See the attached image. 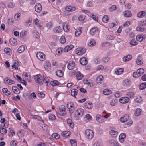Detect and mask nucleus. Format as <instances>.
Segmentation results:
<instances>
[{
	"mask_svg": "<svg viewBox=\"0 0 146 146\" xmlns=\"http://www.w3.org/2000/svg\"><path fill=\"white\" fill-rule=\"evenodd\" d=\"M35 81L40 85L43 84L44 82L47 86L49 82V80L44 77L43 76L40 74H38L34 76Z\"/></svg>",
	"mask_w": 146,
	"mask_h": 146,
	"instance_id": "obj_1",
	"label": "nucleus"
},
{
	"mask_svg": "<svg viewBox=\"0 0 146 146\" xmlns=\"http://www.w3.org/2000/svg\"><path fill=\"white\" fill-rule=\"evenodd\" d=\"M84 111L82 108H78L75 112L76 119L78 120L79 118L82 117L84 114Z\"/></svg>",
	"mask_w": 146,
	"mask_h": 146,
	"instance_id": "obj_2",
	"label": "nucleus"
},
{
	"mask_svg": "<svg viewBox=\"0 0 146 146\" xmlns=\"http://www.w3.org/2000/svg\"><path fill=\"white\" fill-rule=\"evenodd\" d=\"M58 113L61 116H64L66 115V111L64 106L62 105L59 107Z\"/></svg>",
	"mask_w": 146,
	"mask_h": 146,
	"instance_id": "obj_3",
	"label": "nucleus"
},
{
	"mask_svg": "<svg viewBox=\"0 0 146 146\" xmlns=\"http://www.w3.org/2000/svg\"><path fill=\"white\" fill-rule=\"evenodd\" d=\"M86 137L87 139H90L94 137V133L93 131L90 129H87L85 131Z\"/></svg>",
	"mask_w": 146,
	"mask_h": 146,
	"instance_id": "obj_4",
	"label": "nucleus"
},
{
	"mask_svg": "<svg viewBox=\"0 0 146 146\" xmlns=\"http://www.w3.org/2000/svg\"><path fill=\"white\" fill-rule=\"evenodd\" d=\"M37 58L41 61H44L46 59L45 55L41 52H38L36 55Z\"/></svg>",
	"mask_w": 146,
	"mask_h": 146,
	"instance_id": "obj_5",
	"label": "nucleus"
},
{
	"mask_svg": "<svg viewBox=\"0 0 146 146\" xmlns=\"http://www.w3.org/2000/svg\"><path fill=\"white\" fill-rule=\"evenodd\" d=\"M86 52V49L84 48H78L76 51V54L78 55H81Z\"/></svg>",
	"mask_w": 146,
	"mask_h": 146,
	"instance_id": "obj_6",
	"label": "nucleus"
},
{
	"mask_svg": "<svg viewBox=\"0 0 146 146\" xmlns=\"http://www.w3.org/2000/svg\"><path fill=\"white\" fill-rule=\"evenodd\" d=\"M19 66V62L16 60H13L12 62L11 66L12 69L14 70H18V67Z\"/></svg>",
	"mask_w": 146,
	"mask_h": 146,
	"instance_id": "obj_7",
	"label": "nucleus"
},
{
	"mask_svg": "<svg viewBox=\"0 0 146 146\" xmlns=\"http://www.w3.org/2000/svg\"><path fill=\"white\" fill-rule=\"evenodd\" d=\"M76 8L73 6L68 5L65 8V10L68 12H71L75 11Z\"/></svg>",
	"mask_w": 146,
	"mask_h": 146,
	"instance_id": "obj_8",
	"label": "nucleus"
},
{
	"mask_svg": "<svg viewBox=\"0 0 146 146\" xmlns=\"http://www.w3.org/2000/svg\"><path fill=\"white\" fill-rule=\"evenodd\" d=\"M129 98L127 97H123L119 99V102L122 104H125L128 103L129 101Z\"/></svg>",
	"mask_w": 146,
	"mask_h": 146,
	"instance_id": "obj_9",
	"label": "nucleus"
},
{
	"mask_svg": "<svg viewBox=\"0 0 146 146\" xmlns=\"http://www.w3.org/2000/svg\"><path fill=\"white\" fill-rule=\"evenodd\" d=\"M132 57L131 55L128 54L124 56L122 58V61L124 62H127L131 60Z\"/></svg>",
	"mask_w": 146,
	"mask_h": 146,
	"instance_id": "obj_10",
	"label": "nucleus"
},
{
	"mask_svg": "<svg viewBox=\"0 0 146 146\" xmlns=\"http://www.w3.org/2000/svg\"><path fill=\"white\" fill-rule=\"evenodd\" d=\"M96 121L100 123H102L104 122V120L103 119L100 114H98L96 116Z\"/></svg>",
	"mask_w": 146,
	"mask_h": 146,
	"instance_id": "obj_11",
	"label": "nucleus"
},
{
	"mask_svg": "<svg viewBox=\"0 0 146 146\" xmlns=\"http://www.w3.org/2000/svg\"><path fill=\"white\" fill-rule=\"evenodd\" d=\"M44 68L46 71H48L50 70L51 68L50 63L48 61H46L44 66Z\"/></svg>",
	"mask_w": 146,
	"mask_h": 146,
	"instance_id": "obj_12",
	"label": "nucleus"
},
{
	"mask_svg": "<svg viewBox=\"0 0 146 146\" xmlns=\"http://www.w3.org/2000/svg\"><path fill=\"white\" fill-rule=\"evenodd\" d=\"M75 66V63L72 61H69L67 65V68L70 70L74 69Z\"/></svg>",
	"mask_w": 146,
	"mask_h": 146,
	"instance_id": "obj_13",
	"label": "nucleus"
},
{
	"mask_svg": "<svg viewBox=\"0 0 146 146\" xmlns=\"http://www.w3.org/2000/svg\"><path fill=\"white\" fill-rule=\"evenodd\" d=\"M80 62L82 65H86L88 63V61L86 58L84 57H82L80 59Z\"/></svg>",
	"mask_w": 146,
	"mask_h": 146,
	"instance_id": "obj_14",
	"label": "nucleus"
},
{
	"mask_svg": "<svg viewBox=\"0 0 146 146\" xmlns=\"http://www.w3.org/2000/svg\"><path fill=\"white\" fill-rule=\"evenodd\" d=\"M62 27L64 31L66 32H68L70 30L69 25L66 23H64L62 24Z\"/></svg>",
	"mask_w": 146,
	"mask_h": 146,
	"instance_id": "obj_15",
	"label": "nucleus"
},
{
	"mask_svg": "<svg viewBox=\"0 0 146 146\" xmlns=\"http://www.w3.org/2000/svg\"><path fill=\"white\" fill-rule=\"evenodd\" d=\"M35 11L38 13H40L42 10V6L40 3L36 4L35 5Z\"/></svg>",
	"mask_w": 146,
	"mask_h": 146,
	"instance_id": "obj_16",
	"label": "nucleus"
},
{
	"mask_svg": "<svg viewBox=\"0 0 146 146\" xmlns=\"http://www.w3.org/2000/svg\"><path fill=\"white\" fill-rule=\"evenodd\" d=\"M74 48V46L72 45H69L65 46L64 49V51L65 53L68 52Z\"/></svg>",
	"mask_w": 146,
	"mask_h": 146,
	"instance_id": "obj_17",
	"label": "nucleus"
},
{
	"mask_svg": "<svg viewBox=\"0 0 146 146\" xmlns=\"http://www.w3.org/2000/svg\"><path fill=\"white\" fill-rule=\"evenodd\" d=\"M110 134L113 137H116L117 136L118 132L114 129H112L110 131Z\"/></svg>",
	"mask_w": 146,
	"mask_h": 146,
	"instance_id": "obj_18",
	"label": "nucleus"
},
{
	"mask_svg": "<svg viewBox=\"0 0 146 146\" xmlns=\"http://www.w3.org/2000/svg\"><path fill=\"white\" fill-rule=\"evenodd\" d=\"M129 118V116L128 115H125L120 118V121L121 122L124 123L127 121Z\"/></svg>",
	"mask_w": 146,
	"mask_h": 146,
	"instance_id": "obj_19",
	"label": "nucleus"
},
{
	"mask_svg": "<svg viewBox=\"0 0 146 146\" xmlns=\"http://www.w3.org/2000/svg\"><path fill=\"white\" fill-rule=\"evenodd\" d=\"M123 15L126 17H131L132 15L131 12L129 10H126L123 12Z\"/></svg>",
	"mask_w": 146,
	"mask_h": 146,
	"instance_id": "obj_20",
	"label": "nucleus"
},
{
	"mask_svg": "<svg viewBox=\"0 0 146 146\" xmlns=\"http://www.w3.org/2000/svg\"><path fill=\"white\" fill-rule=\"evenodd\" d=\"M4 82L6 84L10 85L14 84L15 83V82L14 80L8 78H5L4 80Z\"/></svg>",
	"mask_w": 146,
	"mask_h": 146,
	"instance_id": "obj_21",
	"label": "nucleus"
},
{
	"mask_svg": "<svg viewBox=\"0 0 146 146\" xmlns=\"http://www.w3.org/2000/svg\"><path fill=\"white\" fill-rule=\"evenodd\" d=\"M124 69L123 68H119L116 69L115 70V73L117 75L121 74L124 72Z\"/></svg>",
	"mask_w": 146,
	"mask_h": 146,
	"instance_id": "obj_22",
	"label": "nucleus"
},
{
	"mask_svg": "<svg viewBox=\"0 0 146 146\" xmlns=\"http://www.w3.org/2000/svg\"><path fill=\"white\" fill-rule=\"evenodd\" d=\"M103 77L102 75L99 76L96 79V81L98 84H101L103 80Z\"/></svg>",
	"mask_w": 146,
	"mask_h": 146,
	"instance_id": "obj_23",
	"label": "nucleus"
},
{
	"mask_svg": "<svg viewBox=\"0 0 146 146\" xmlns=\"http://www.w3.org/2000/svg\"><path fill=\"white\" fill-rule=\"evenodd\" d=\"M82 32V28L80 27L77 28L75 32V36L76 37L79 36Z\"/></svg>",
	"mask_w": 146,
	"mask_h": 146,
	"instance_id": "obj_24",
	"label": "nucleus"
},
{
	"mask_svg": "<svg viewBox=\"0 0 146 146\" xmlns=\"http://www.w3.org/2000/svg\"><path fill=\"white\" fill-rule=\"evenodd\" d=\"M76 78L78 80H81L83 78V76L80 72H78L76 73Z\"/></svg>",
	"mask_w": 146,
	"mask_h": 146,
	"instance_id": "obj_25",
	"label": "nucleus"
},
{
	"mask_svg": "<svg viewBox=\"0 0 146 146\" xmlns=\"http://www.w3.org/2000/svg\"><path fill=\"white\" fill-rule=\"evenodd\" d=\"M122 84L125 86H128L130 84V81L127 79H125L123 81Z\"/></svg>",
	"mask_w": 146,
	"mask_h": 146,
	"instance_id": "obj_26",
	"label": "nucleus"
},
{
	"mask_svg": "<svg viewBox=\"0 0 146 146\" xmlns=\"http://www.w3.org/2000/svg\"><path fill=\"white\" fill-rule=\"evenodd\" d=\"M2 90L3 92L7 96H11V94L10 91H8L7 88H4L2 89Z\"/></svg>",
	"mask_w": 146,
	"mask_h": 146,
	"instance_id": "obj_27",
	"label": "nucleus"
},
{
	"mask_svg": "<svg viewBox=\"0 0 146 146\" xmlns=\"http://www.w3.org/2000/svg\"><path fill=\"white\" fill-rule=\"evenodd\" d=\"M63 52V48L60 47L57 48L56 51V54L58 56H60L62 54Z\"/></svg>",
	"mask_w": 146,
	"mask_h": 146,
	"instance_id": "obj_28",
	"label": "nucleus"
},
{
	"mask_svg": "<svg viewBox=\"0 0 146 146\" xmlns=\"http://www.w3.org/2000/svg\"><path fill=\"white\" fill-rule=\"evenodd\" d=\"M67 122L69 126L73 129L74 127V124L72 122V120L70 119H68L67 120Z\"/></svg>",
	"mask_w": 146,
	"mask_h": 146,
	"instance_id": "obj_29",
	"label": "nucleus"
},
{
	"mask_svg": "<svg viewBox=\"0 0 146 146\" xmlns=\"http://www.w3.org/2000/svg\"><path fill=\"white\" fill-rule=\"evenodd\" d=\"M25 46L24 45H21L18 48L17 52L19 53H21L23 52L25 49Z\"/></svg>",
	"mask_w": 146,
	"mask_h": 146,
	"instance_id": "obj_30",
	"label": "nucleus"
},
{
	"mask_svg": "<svg viewBox=\"0 0 146 146\" xmlns=\"http://www.w3.org/2000/svg\"><path fill=\"white\" fill-rule=\"evenodd\" d=\"M10 44L12 46L16 45L17 44V42L16 39L12 38L9 40Z\"/></svg>",
	"mask_w": 146,
	"mask_h": 146,
	"instance_id": "obj_31",
	"label": "nucleus"
},
{
	"mask_svg": "<svg viewBox=\"0 0 146 146\" xmlns=\"http://www.w3.org/2000/svg\"><path fill=\"white\" fill-rule=\"evenodd\" d=\"M4 51L5 53L8 55H11L12 54V50L9 48H6L4 49Z\"/></svg>",
	"mask_w": 146,
	"mask_h": 146,
	"instance_id": "obj_32",
	"label": "nucleus"
},
{
	"mask_svg": "<svg viewBox=\"0 0 146 146\" xmlns=\"http://www.w3.org/2000/svg\"><path fill=\"white\" fill-rule=\"evenodd\" d=\"M126 135L124 133H122L120 135L119 137V141L123 143L124 141V139L126 137Z\"/></svg>",
	"mask_w": 146,
	"mask_h": 146,
	"instance_id": "obj_33",
	"label": "nucleus"
},
{
	"mask_svg": "<svg viewBox=\"0 0 146 146\" xmlns=\"http://www.w3.org/2000/svg\"><path fill=\"white\" fill-rule=\"evenodd\" d=\"M103 94L106 95H108L111 94L112 93L111 91L108 89H105L103 92Z\"/></svg>",
	"mask_w": 146,
	"mask_h": 146,
	"instance_id": "obj_34",
	"label": "nucleus"
},
{
	"mask_svg": "<svg viewBox=\"0 0 146 146\" xmlns=\"http://www.w3.org/2000/svg\"><path fill=\"white\" fill-rule=\"evenodd\" d=\"M56 117L55 115L53 114H50L49 116V121L50 123L52 122L56 119Z\"/></svg>",
	"mask_w": 146,
	"mask_h": 146,
	"instance_id": "obj_35",
	"label": "nucleus"
},
{
	"mask_svg": "<svg viewBox=\"0 0 146 146\" xmlns=\"http://www.w3.org/2000/svg\"><path fill=\"white\" fill-rule=\"evenodd\" d=\"M62 135L66 137H69L71 134V133L68 131H65L62 133Z\"/></svg>",
	"mask_w": 146,
	"mask_h": 146,
	"instance_id": "obj_36",
	"label": "nucleus"
},
{
	"mask_svg": "<svg viewBox=\"0 0 146 146\" xmlns=\"http://www.w3.org/2000/svg\"><path fill=\"white\" fill-rule=\"evenodd\" d=\"M145 38V37L141 35H138L136 37L137 40L140 42H142L143 40H144Z\"/></svg>",
	"mask_w": 146,
	"mask_h": 146,
	"instance_id": "obj_37",
	"label": "nucleus"
},
{
	"mask_svg": "<svg viewBox=\"0 0 146 146\" xmlns=\"http://www.w3.org/2000/svg\"><path fill=\"white\" fill-rule=\"evenodd\" d=\"M40 125L43 130L44 131H47L48 129L47 126L45 124H44L43 122V121H42L41 123H40Z\"/></svg>",
	"mask_w": 146,
	"mask_h": 146,
	"instance_id": "obj_38",
	"label": "nucleus"
},
{
	"mask_svg": "<svg viewBox=\"0 0 146 146\" xmlns=\"http://www.w3.org/2000/svg\"><path fill=\"white\" fill-rule=\"evenodd\" d=\"M62 29L60 26H57L55 27L53 29V31L56 33H59L62 32Z\"/></svg>",
	"mask_w": 146,
	"mask_h": 146,
	"instance_id": "obj_39",
	"label": "nucleus"
},
{
	"mask_svg": "<svg viewBox=\"0 0 146 146\" xmlns=\"http://www.w3.org/2000/svg\"><path fill=\"white\" fill-rule=\"evenodd\" d=\"M96 44V42L94 40H92L88 43V46L90 47H93Z\"/></svg>",
	"mask_w": 146,
	"mask_h": 146,
	"instance_id": "obj_40",
	"label": "nucleus"
},
{
	"mask_svg": "<svg viewBox=\"0 0 146 146\" xmlns=\"http://www.w3.org/2000/svg\"><path fill=\"white\" fill-rule=\"evenodd\" d=\"M12 90L15 94H18L20 93L19 90L16 86H13L12 87Z\"/></svg>",
	"mask_w": 146,
	"mask_h": 146,
	"instance_id": "obj_41",
	"label": "nucleus"
},
{
	"mask_svg": "<svg viewBox=\"0 0 146 146\" xmlns=\"http://www.w3.org/2000/svg\"><path fill=\"white\" fill-rule=\"evenodd\" d=\"M136 62L138 65H141L143 63V61L140 58H138L136 60Z\"/></svg>",
	"mask_w": 146,
	"mask_h": 146,
	"instance_id": "obj_42",
	"label": "nucleus"
},
{
	"mask_svg": "<svg viewBox=\"0 0 146 146\" xmlns=\"http://www.w3.org/2000/svg\"><path fill=\"white\" fill-rule=\"evenodd\" d=\"M77 92L78 90H77L76 89H73L71 91V94L72 96L76 98V96L77 94Z\"/></svg>",
	"mask_w": 146,
	"mask_h": 146,
	"instance_id": "obj_43",
	"label": "nucleus"
},
{
	"mask_svg": "<svg viewBox=\"0 0 146 146\" xmlns=\"http://www.w3.org/2000/svg\"><path fill=\"white\" fill-rule=\"evenodd\" d=\"M34 22L35 25L38 26L39 27H41V22L39 19L37 18H36L34 19Z\"/></svg>",
	"mask_w": 146,
	"mask_h": 146,
	"instance_id": "obj_44",
	"label": "nucleus"
},
{
	"mask_svg": "<svg viewBox=\"0 0 146 146\" xmlns=\"http://www.w3.org/2000/svg\"><path fill=\"white\" fill-rule=\"evenodd\" d=\"M56 75L59 77H62L63 75V73L61 70H58L56 72Z\"/></svg>",
	"mask_w": 146,
	"mask_h": 146,
	"instance_id": "obj_45",
	"label": "nucleus"
},
{
	"mask_svg": "<svg viewBox=\"0 0 146 146\" xmlns=\"http://www.w3.org/2000/svg\"><path fill=\"white\" fill-rule=\"evenodd\" d=\"M145 12L143 11L140 12L137 14V16L139 18L143 17L145 16Z\"/></svg>",
	"mask_w": 146,
	"mask_h": 146,
	"instance_id": "obj_46",
	"label": "nucleus"
},
{
	"mask_svg": "<svg viewBox=\"0 0 146 146\" xmlns=\"http://www.w3.org/2000/svg\"><path fill=\"white\" fill-rule=\"evenodd\" d=\"M142 97L141 96H137L135 100V102L137 103H139L141 102L142 101Z\"/></svg>",
	"mask_w": 146,
	"mask_h": 146,
	"instance_id": "obj_47",
	"label": "nucleus"
},
{
	"mask_svg": "<svg viewBox=\"0 0 146 146\" xmlns=\"http://www.w3.org/2000/svg\"><path fill=\"white\" fill-rule=\"evenodd\" d=\"M33 36L36 38H39L40 37V35L39 33L36 31H35L33 33Z\"/></svg>",
	"mask_w": 146,
	"mask_h": 146,
	"instance_id": "obj_48",
	"label": "nucleus"
},
{
	"mask_svg": "<svg viewBox=\"0 0 146 146\" xmlns=\"http://www.w3.org/2000/svg\"><path fill=\"white\" fill-rule=\"evenodd\" d=\"M109 20V18L107 15H104L102 19V21L103 22L107 23Z\"/></svg>",
	"mask_w": 146,
	"mask_h": 146,
	"instance_id": "obj_49",
	"label": "nucleus"
},
{
	"mask_svg": "<svg viewBox=\"0 0 146 146\" xmlns=\"http://www.w3.org/2000/svg\"><path fill=\"white\" fill-rule=\"evenodd\" d=\"M70 143L71 146H77V141L76 139H70Z\"/></svg>",
	"mask_w": 146,
	"mask_h": 146,
	"instance_id": "obj_50",
	"label": "nucleus"
},
{
	"mask_svg": "<svg viewBox=\"0 0 146 146\" xmlns=\"http://www.w3.org/2000/svg\"><path fill=\"white\" fill-rule=\"evenodd\" d=\"M117 101L114 99H112L110 102V105L111 106H114L116 105Z\"/></svg>",
	"mask_w": 146,
	"mask_h": 146,
	"instance_id": "obj_51",
	"label": "nucleus"
},
{
	"mask_svg": "<svg viewBox=\"0 0 146 146\" xmlns=\"http://www.w3.org/2000/svg\"><path fill=\"white\" fill-rule=\"evenodd\" d=\"M117 9V7L115 5H113L111 6L109 8V10L111 12L115 11Z\"/></svg>",
	"mask_w": 146,
	"mask_h": 146,
	"instance_id": "obj_52",
	"label": "nucleus"
},
{
	"mask_svg": "<svg viewBox=\"0 0 146 146\" xmlns=\"http://www.w3.org/2000/svg\"><path fill=\"white\" fill-rule=\"evenodd\" d=\"M66 39L64 36H62L60 39V42L61 44H64L66 42Z\"/></svg>",
	"mask_w": 146,
	"mask_h": 146,
	"instance_id": "obj_53",
	"label": "nucleus"
},
{
	"mask_svg": "<svg viewBox=\"0 0 146 146\" xmlns=\"http://www.w3.org/2000/svg\"><path fill=\"white\" fill-rule=\"evenodd\" d=\"M50 84L51 85L54 86L58 85H59L60 83L57 80H54L51 81L50 82Z\"/></svg>",
	"mask_w": 146,
	"mask_h": 146,
	"instance_id": "obj_54",
	"label": "nucleus"
},
{
	"mask_svg": "<svg viewBox=\"0 0 146 146\" xmlns=\"http://www.w3.org/2000/svg\"><path fill=\"white\" fill-rule=\"evenodd\" d=\"M117 24V21H113L110 23L109 25V27L110 28H113Z\"/></svg>",
	"mask_w": 146,
	"mask_h": 146,
	"instance_id": "obj_55",
	"label": "nucleus"
},
{
	"mask_svg": "<svg viewBox=\"0 0 146 146\" xmlns=\"http://www.w3.org/2000/svg\"><path fill=\"white\" fill-rule=\"evenodd\" d=\"M97 28L96 27L92 28L90 31V33L92 35H93L95 32L97 30Z\"/></svg>",
	"mask_w": 146,
	"mask_h": 146,
	"instance_id": "obj_56",
	"label": "nucleus"
},
{
	"mask_svg": "<svg viewBox=\"0 0 146 146\" xmlns=\"http://www.w3.org/2000/svg\"><path fill=\"white\" fill-rule=\"evenodd\" d=\"M74 103L71 102H68L67 104V107L68 108H74Z\"/></svg>",
	"mask_w": 146,
	"mask_h": 146,
	"instance_id": "obj_57",
	"label": "nucleus"
},
{
	"mask_svg": "<svg viewBox=\"0 0 146 146\" xmlns=\"http://www.w3.org/2000/svg\"><path fill=\"white\" fill-rule=\"evenodd\" d=\"M140 89L143 90L146 88V83H142L139 86Z\"/></svg>",
	"mask_w": 146,
	"mask_h": 146,
	"instance_id": "obj_58",
	"label": "nucleus"
},
{
	"mask_svg": "<svg viewBox=\"0 0 146 146\" xmlns=\"http://www.w3.org/2000/svg\"><path fill=\"white\" fill-rule=\"evenodd\" d=\"M130 44L132 46H134L137 44L138 43L134 40L132 39L129 42Z\"/></svg>",
	"mask_w": 146,
	"mask_h": 146,
	"instance_id": "obj_59",
	"label": "nucleus"
},
{
	"mask_svg": "<svg viewBox=\"0 0 146 146\" xmlns=\"http://www.w3.org/2000/svg\"><path fill=\"white\" fill-rule=\"evenodd\" d=\"M85 17L84 15H80L78 17V20L80 21H83L85 19Z\"/></svg>",
	"mask_w": 146,
	"mask_h": 146,
	"instance_id": "obj_60",
	"label": "nucleus"
},
{
	"mask_svg": "<svg viewBox=\"0 0 146 146\" xmlns=\"http://www.w3.org/2000/svg\"><path fill=\"white\" fill-rule=\"evenodd\" d=\"M53 27V23L51 22L48 23L46 25V27L48 29H50Z\"/></svg>",
	"mask_w": 146,
	"mask_h": 146,
	"instance_id": "obj_61",
	"label": "nucleus"
},
{
	"mask_svg": "<svg viewBox=\"0 0 146 146\" xmlns=\"http://www.w3.org/2000/svg\"><path fill=\"white\" fill-rule=\"evenodd\" d=\"M127 95L130 98H133L134 97V94L132 92H129L127 93Z\"/></svg>",
	"mask_w": 146,
	"mask_h": 146,
	"instance_id": "obj_62",
	"label": "nucleus"
},
{
	"mask_svg": "<svg viewBox=\"0 0 146 146\" xmlns=\"http://www.w3.org/2000/svg\"><path fill=\"white\" fill-rule=\"evenodd\" d=\"M138 74H139L141 76L144 72V70L143 68H141L137 70Z\"/></svg>",
	"mask_w": 146,
	"mask_h": 146,
	"instance_id": "obj_63",
	"label": "nucleus"
},
{
	"mask_svg": "<svg viewBox=\"0 0 146 146\" xmlns=\"http://www.w3.org/2000/svg\"><path fill=\"white\" fill-rule=\"evenodd\" d=\"M141 109H137L135 113V115L136 116H138L140 115L141 113Z\"/></svg>",
	"mask_w": 146,
	"mask_h": 146,
	"instance_id": "obj_64",
	"label": "nucleus"
}]
</instances>
